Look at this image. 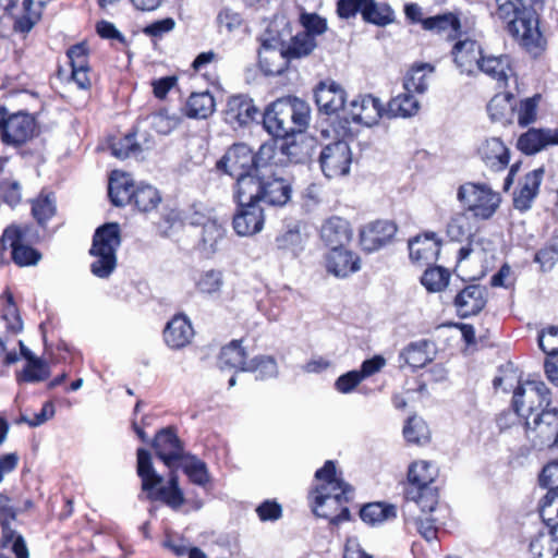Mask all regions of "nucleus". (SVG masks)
I'll use <instances>...</instances> for the list:
<instances>
[{
  "mask_svg": "<svg viewBox=\"0 0 558 558\" xmlns=\"http://www.w3.org/2000/svg\"><path fill=\"white\" fill-rule=\"evenodd\" d=\"M525 2L526 0H495L494 16L520 47L537 54L545 49L546 40L539 31L535 10Z\"/></svg>",
  "mask_w": 558,
  "mask_h": 558,
  "instance_id": "nucleus-1",
  "label": "nucleus"
},
{
  "mask_svg": "<svg viewBox=\"0 0 558 558\" xmlns=\"http://www.w3.org/2000/svg\"><path fill=\"white\" fill-rule=\"evenodd\" d=\"M315 477L320 484L312 492L314 513L332 524L348 520L350 511L347 504L352 489L337 476L335 462L326 461L324 466L316 471Z\"/></svg>",
  "mask_w": 558,
  "mask_h": 558,
  "instance_id": "nucleus-2",
  "label": "nucleus"
},
{
  "mask_svg": "<svg viewBox=\"0 0 558 558\" xmlns=\"http://www.w3.org/2000/svg\"><path fill=\"white\" fill-rule=\"evenodd\" d=\"M259 167L252 179L240 184L243 201H256L259 205L284 206L291 198V184L270 163L259 160Z\"/></svg>",
  "mask_w": 558,
  "mask_h": 558,
  "instance_id": "nucleus-3",
  "label": "nucleus"
},
{
  "mask_svg": "<svg viewBox=\"0 0 558 558\" xmlns=\"http://www.w3.org/2000/svg\"><path fill=\"white\" fill-rule=\"evenodd\" d=\"M311 120L308 104L298 97H283L271 102L263 114L265 130L276 137H288L306 130Z\"/></svg>",
  "mask_w": 558,
  "mask_h": 558,
  "instance_id": "nucleus-4",
  "label": "nucleus"
},
{
  "mask_svg": "<svg viewBox=\"0 0 558 558\" xmlns=\"http://www.w3.org/2000/svg\"><path fill=\"white\" fill-rule=\"evenodd\" d=\"M136 472L142 482V490L147 494V499L161 501L173 510H178L184 505L185 497L179 486L177 472L171 471L167 485H161L163 477L156 472L150 452L144 448L137 449Z\"/></svg>",
  "mask_w": 558,
  "mask_h": 558,
  "instance_id": "nucleus-5",
  "label": "nucleus"
},
{
  "mask_svg": "<svg viewBox=\"0 0 558 558\" xmlns=\"http://www.w3.org/2000/svg\"><path fill=\"white\" fill-rule=\"evenodd\" d=\"M121 244L120 227L117 222L99 227L93 238L89 250L94 262L90 271L97 278H108L117 267V251Z\"/></svg>",
  "mask_w": 558,
  "mask_h": 558,
  "instance_id": "nucleus-6",
  "label": "nucleus"
},
{
  "mask_svg": "<svg viewBox=\"0 0 558 558\" xmlns=\"http://www.w3.org/2000/svg\"><path fill=\"white\" fill-rule=\"evenodd\" d=\"M457 198L475 218L483 220L493 217L501 202L499 193L492 187L473 182L460 185Z\"/></svg>",
  "mask_w": 558,
  "mask_h": 558,
  "instance_id": "nucleus-7",
  "label": "nucleus"
},
{
  "mask_svg": "<svg viewBox=\"0 0 558 558\" xmlns=\"http://www.w3.org/2000/svg\"><path fill=\"white\" fill-rule=\"evenodd\" d=\"M259 150H253L243 143L232 145L222 158L217 162V169L223 171L236 180L235 191H240V184L244 179H252L259 167Z\"/></svg>",
  "mask_w": 558,
  "mask_h": 558,
  "instance_id": "nucleus-8",
  "label": "nucleus"
},
{
  "mask_svg": "<svg viewBox=\"0 0 558 558\" xmlns=\"http://www.w3.org/2000/svg\"><path fill=\"white\" fill-rule=\"evenodd\" d=\"M512 403L515 413L526 422L537 410L547 409L550 403V391L544 381L527 380L517 387Z\"/></svg>",
  "mask_w": 558,
  "mask_h": 558,
  "instance_id": "nucleus-9",
  "label": "nucleus"
},
{
  "mask_svg": "<svg viewBox=\"0 0 558 558\" xmlns=\"http://www.w3.org/2000/svg\"><path fill=\"white\" fill-rule=\"evenodd\" d=\"M31 230L32 228L27 225H11L4 229L0 238V251L10 246L12 259L19 266L36 265L41 258L40 253L28 245Z\"/></svg>",
  "mask_w": 558,
  "mask_h": 558,
  "instance_id": "nucleus-10",
  "label": "nucleus"
},
{
  "mask_svg": "<svg viewBox=\"0 0 558 558\" xmlns=\"http://www.w3.org/2000/svg\"><path fill=\"white\" fill-rule=\"evenodd\" d=\"M526 436L533 447L543 450L558 444V409H543L525 422Z\"/></svg>",
  "mask_w": 558,
  "mask_h": 558,
  "instance_id": "nucleus-11",
  "label": "nucleus"
},
{
  "mask_svg": "<svg viewBox=\"0 0 558 558\" xmlns=\"http://www.w3.org/2000/svg\"><path fill=\"white\" fill-rule=\"evenodd\" d=\"M234 198L239 206L232 222L236 234L250 236L260 232L265 223L262 205L256 201H243L240 197V191L234 192Z\"/></svg>",
  "mask_w": 558,
  "mask_h": 558,
  "instance_id": "nucleus-12",
  "label": "nucleus"
},
{
  "mask_svg": "<svg viewBox=\"0 0 558 558\" xmlns=\"http://www.w3.org/2000/svg\"><path fill=\"white\" fill-rule=\"evenodd\" d=\"M306 158L302 145L295 141L282 138L281 143H266L259 147V160L271 166L286 167L289 163H300Z\"/></svg>",
  "mask_w": 558,
  "mask_h": 558,
  "instance_id": "nucleus-13",
  "label": "nucleus"
},
{
  "mask_svg": "<svg viewBox=\"0 0 558 558\" xmlns=\"http://www.w3.org/2000/svg\"><path fill=\"white\" fill-rule=\"evenodd\" d=\"M319 162L323 173L329 179L348 174L352 162L349 144L337 141L327 145L320 153Z\"/></svg>",
  "mask_w": 558,
  "mask_h": 558,
  "instance_id": "nucleus-14",
  "label": "nucleus"
},
{
  "mask_svg": "<svg viewBox=\"0 0 558 558\" xmlns=\"http://www.w3.org/2000/svg\"><path fill=\"white\" fill-rule=\"evenodd\" d=\"M258 59L262 72L268 76L281 75L291 61L286 53L283 40L268 37L262 41Z\"/></svg>",
  "mask_w": 558,
  "mask_h": 558,
  "instance_id": "nucleus-15",
  "label": "nucleus"
},
{
  "mask_svg": "<svg viewBox=\"0 0 558 558\" xmlns=\"http://www.w3.org/2000/svg\"><path fill=\"white\" fill-rule=\"evenodd\" d=\"M35 128V120L28 113H11L7 118L1 141L8 146H21L34 136Z\"/></svg>",
  "mask_w": 558,
  "mask_h": 558,
  "instance_id": "nucleus-16",
  "label": "nucleus"
},
{
  "mask_svg": "<svg viewBox=\"0 0 558 558\" xmlns=\"http://www.w3.org/2000/svg\"><path fill=\"white\" fill-rule=\"evenodd\" d=\"M156 456L169 468L182 460L184 454L183 444L173 427L159 430L153 441Z\"/></svg>",
  "mask_w": 558,
  "mask_h": 558,
  "instance_id": "nucleus-17",
  "label": "nucleus"
},
{
  "mask_svg": "<svg viewBox=\"0 0 558 558\" xmlns=\"http://www.w3.org/2000/svg\"><path fill=\"white\" fill-rule=\"evenodd\" d=\"M441 242L436 233L428 232L409 240L410 259L420 266H429L438 259Z\"/></svg>",
  "mask_w": 558,
  "mask_h": 558,
  "instance_id": "nucleus-18",
  "label": "nucleus"
},
{
  "mask_svg": "<svg viewBox=\"0 0 558 558\" xmlns=\"http://www.w3.org/2000/svg\"><path fill=\"white\" fill-rule=\"evenodd\" d=\"M538 484L547 493L538 502L539 513L547 515L549 508L555 507L558 514V459L545 464L538 475Z\"/></svg>",
  "mask_w": 558,
  "mask_h": 558,
  "instance_id": "nucleus-19",
  "label": "nucleus"
},
{
  "mask_svg": "<svg viewBox=\"0 0 558 558\" xmlns=\"http://www.w3.org/2000/svg\"><path fill=\"white\" fill-rule=\"evenodd\" d=\"M258 116L253 99L239 95L231 97L225 110V121L232 128L246 126Z\"/></svg>",
  "mask_w": 558,
  "mask_h": 558,
  "instance_id": "nucleus-20",
  "label": "nucleus"
},
{
  "mask_svg": "<svg viewBox=\"0 0 558 558\" xmlns=\"http://www.w3.org/2000/svg\"><path fill=\"white\" fill-rule=\"evenodd\" d=\"M325 260L327 271L338 278H347L361 268L360 257L344 246L331 248Z\"/></svg>",
  "mask_w": 558,
  "mask_h": 558,
  "instance_id": "nucleus-21",
  "label": "nucleus"
},
{
  "mask_svg": "<svg viewBox=\"0 0 558 558\" xmlns=\"http://www.w3.org/2000/svg\"><path fill=\"white\" fill-rule=\"evenodd\" d=\"M315 101L319 111L333 114L343 109L345 92L333 81L320 82L315 88Z\"/></svg>",
  "mask_w": 558,
  "mask_h": 558,
  "instance_id": "nucleus-22",
  "label": "nucleus"
},
{
  "mask_svg": "<svg viewBox=\"0 0 558 558\" xmlns=\"http://www.w3.org/2000/svg\"><path fill=\"white\" fill-rule=\"evenodd\" d=\"M452 54L461 72L470 75L478 68L484 57V51L476 40L465 38L454 44Z\"/></svg>",
  "mask_w": 558,
  "mask_h": 558,
  "instance_id": "nucleus-23",
  "label": "nucleus"
},
{
  "mask_svg": "<svg viewBox=\"0 0 558 558\" xmlns=\"http://www.w3.org/2000/svg\"><path fill=\"white\" fill-rule=\"evenodd\" d=\"M486 288L481 284H471L461 290L454 298L458 315L466 318L477 315L486 305Z\"/></svg>",
  "mask_w": 558,
  "mask_h": 558,
  "instance_id": "nucleus-24",
  "label": "nucleus"
},
{
  "mask_svg": "<svg viewBox=\"0 0 558 558\" xmlns=\"http://www.w3.org/2000/svg\"><path fill=\"white\" fill-rule=\"evenodd\" d=\"M558 145V131L553 129L531 128L520 135L517 146L526 154L534 155L549 146Z\"/></svg>",
  "mask_w": 558,
  "mask_h": 558,
  "instance_id": "nucleus-25",
  "label": "nucleus"
},
{
  "mask_svg": "<svg viewBox=\"0 0 558 558\" xmlns=\"http://www.w3.org/2000/svg\"><path fill=\"white\" fill-rule=\"evenodd\" d=\"M477 154L485 166L493 171H501L509 165L510 151L499 137L483 141L477 148Z\"/></svg>",
  "mask_w": 558,
  "mask_h": 558,
  "instance_id": "nucleus-26",
  "label": "nucleus"
},
{
  "mask_svg": "<svg viewBox=\"0 0 558 558\" xmlns=\"http://www.w3.org/2000/svg\"><path fill=\"white\" fill-rule=\"evenodd\" d=\"M351 114L354 121L372 126L376 124L383 116H386V108H384L379 98L372 95H364L352 100Z\"/></svg>",
  "mask_w": 558,
  "mask_h": 558,
  "instance_id": "nucleus-27",
  "label": "nucleus"
},
{
  "mask_svg": "<svg viewBox=\"0 0 558 558\" xmlns=\"http://www.w3.org/2000/svg\"><path fill=\"white\" fill-rule=\"evenodd\" d=\"M397 226L388 220L371 223L361 232V243L367 251H376L387 244L396 234Z\"/></svg>",
  "mask_w": 558,
  "mask_h": 558,
  "instance_id": "nucleus-28",
  "label": "nucleus"
},
{
  "mask_svg": "<svg viewBox=\"0 0 558 558\" xmlns=\"http://www.w3.org/2000/svg\"><path fill=\"white\" fill-rule=\"evenodd\" d=\"M405 504L403 506V513L412 512L414 507H418L422 515L433 512L438 505V492L436 487H407L405 489Z\"/></svg>",
  "mask_w": 558,
  "mask_h": 558,
  "instance_id": "nucleus-29",
  "label": "nucleus"
},
{
  "mask_svg": "<svg viewBox=\"0 0 558 558\" xmlns=\"http://www.w3.org/2000/svg\"><path fill=\"white\" fill-rule=\"evenodd\" d=\"M544 177V169L537 168L525 174L519 190L514 193V208L524 211L531 208L537 196Z\"/></svg>",
  "mask_w": 558,
  "mask_h": 558,
  "instance_id": "nucleus-30",
  "label": "nucleus"
},
{
  "mask_svg": "<svg viewBox=\"0 0 558 558\" xmlns=\"http://www.w3.org/2000/svg\"><path fill=\"white\" fill-rule=\"evenodd\" d=\"M320 238L331 248L342 247L350 242L352 231L349 222L340 217L327 219L320 228Z\"/></svg>",
  "mask_w": 558,
  "mask_h": 558,
  "instance_id": "nucleus-31",
  "label": "nucleus"
},
{
  "mask_svg": "<svg viewBox=\"0 0 558 558\" xmlns=\"http://www.w3.org/2000/svg\"><path fill=\"white\" fill-rule=\"evenodd\" d=\"M193 336V327L185 315H175L163 330L165 341L172 349L185 347L190 343Z\"/></svg>",
  "mask_w": 558,
  "mask_h": 558,
  "instance_id": "nucleus-32",
  "label": "nucleus"
},
{
  "mask_svg": "<svg viewBox=\"0 0 558 558\" xmlns=\"http://www.w3.org/2000/svg\"><path fill=\"white\" fill-rule=\"evenodd\" d=\"M133 180L130 174L112 171L108 185V194L113 205L125 206L132 203V194L135 190Z\"/></svg>",
  "mask_w": 558,
  "mask_h": 558,
  "instance_id": "nucleus-33",
  "label": "nucleus"
},
{
  "mask_svg": "<svg viewBox=\"0 0 558 558\" xmlns=\"http://www.w3.org/2000/svg\"><path fill=\"white\" fill-rule=\"evenodd\" d=\"M477 70L496 80L499 87H506L509 77L513 75L508 56L484 54Z\"/></svg>",
  "mask_w": 558,
  "mask_h": 558,
  "instance_id": "nucleus-34",
  "label": "nucleus"
},
{
  "mask_svg": "<svg viewBox=\"0 0 558 558\" xmlns=\"http://www.w3.org/2000/svg\"><path fill=\"white\" fill-rule=\"evenodd\" d=\"M306 236L301 232L300 223L288 225L275 239L276 247L292 256H298L303 250Z\"/></svg>",
  "mask_w": 558,
  "mask_h": 558,
  "instance_id": "nucleus-35",
  "label": "nucleus"
},
{
  "mask_svg": "<svg viewBox=\"0 0 558 558\" xmlns=\"http://www.w3.org/2000/svg\"><path fill=\"white\" fill-rule=\"evenodd\" d=\"M430 347L432 342L425 339L411 342L402 350L400 359L413 369L424 367L433 361Z\"/></svg>",
  "mask_w": 558,
  "mask_h": 558,
  "instance_id": "nucleus-36",
  "label": "nucleus"
},
{
  "mask_svg": "<svg viewBox=\"0 0 558 558\" xmlns=\"http://www.w3.org/2000/svg\"><path fill=\"white\" fill-rule=\"evenodd\" d=\"M247 364L246 352L242 348L241 341L233 340L221 349L218 361L221 369H240L245 372Z\"/></svg>",
  "mask_w": 558,
  "mask_h": 558,
  "instance_id": "nucleus-37",
  "label": "nucleus"
},
{
  "mask_svg": "<svg viewBox=\"0 0 558 558\" xmlns=\"http://www.w3.org/2000/svg\"><path fill=\"white\" fill-rule=\"evenodd\" d=\"M14 520L15 519H9L7 517L0 518V524L2 527L1 546L3 549H10L16 558H29L24 538L21 535H17L10 525Z\"/></svg>",
  "mask_w": 558,
  "mask_h": 558,
  "instance_id": "nucleus-38",
  "label": "nucleus"
},
{
  "mask_svg": "<svg viewBox=\"0 0 558 558\" xmlns=\"http://www.w3.org/2000/svg\"><path fill=\"white\" fill-rule=\"evenodd\" d=\"M434 72L429 63L414 65L404 77L403 87L408 93L423 94L427 90L428 78Z\"/></svg>",
  "mask_w": 558,
  "mask_h": 558,
  "instance_id": "nucleus-39",
  "label": "nucleus"
},
{
  "mask_svg": "<svg viewBox=\"0 0 558 558\" xmlns=\"http://www.w3.org/2000/svg\"><path fill=\"white\" fill-rule=\"evenodd\" d=\"M362 17L366 23L377 26H387L395 21V12L391 7L385 2L365 0Z\"/></svg>",
  "mask_w": 558,
  "mask_h": 558,
  "instance_id": "nucleus-40",
  "label": "nucleus"
},
{
  "mask_svg": "<svg viewBox=\"0 0 558 558\" xmlns=\"http://www.w3.org/2000/svg\"><path fill=\"white\" fill-rule=\"evenodd\" d=\"M186 116L194 119H206L215 111V99L208 92L193 93L185 107Z\"/></svg>",
  "mask_w": 558,
  "mask_h": 558,
  "instance_id": "nucleus-41",
  "label": "nucleus"
},
{
  "mask_svg": "<svg viewBox=\"0 0 558 558\" xmlns=\"http://www.w3.org/2000/svg\"><path fill=\"white\" fill-rule=\"evenodd\" d=\"M420 104L411 93L398 95L389 100L386 108L388 118H408L417 113Z\"/></svg>",
  "mask_w": 558,
  "mask_h": 558,
  "instance_id": "nucleus-42",
  "label": "nucleus"
},
{
  "mask_svg": "<svg viewBox=\"0 0 558 558\" xmlns=\"http://www.w3.org/2000/svg\"><path fill=\"white\" fill-rule=\"evenodd\" d=\"M361 519L371 525L381 524L397 517L393 505L385 502H372L365 505L360 511Z\"/></svg>",
  "mask_w": 558,
  "mask_h": 558,
  "instance_id": "nucleus-43",
  "label": "nucleus"
},
{
  "mask_svg": "<svg viewBox=\"0 0 558 558\" xmlns=\"http://www.w3.org/2000/svg\"><path fill=\"white\" fill-rule=\"evenodd\" d=\"M159 191L150 184L140 183L132 194V203L142 213H148L160 204Z\"/></svg>",
  "mask_w": 558,
  "mask_h": 558,
  "instance_id": "nucleus-44",
  "label": "nucleus"
},
{
  "mask_svg": "<svg viewBox=\"0 0 558 558\" xmlns=\"http://www.w3.org/2000/svg\"><path fill=\"white\" fill-rule=\"evenodd\" d=\"M437 471L434 465L427 461H417L410 465L408 472V487L424 488L429 487L435 481Z\"/></svg>",
  "mask_w": 558,
  "mask_h": 558,
  "instance_id": "nucleus-45",
  "label": "nucleus"
},
{
  "mask_svg": "<svg viewBox=\"0 0 558 558\" xmlns=\"http://www.w3.org/2000/svg\"><path fill=\"white\" fill-rule=\"evenodd\" d=\"M316 46V39L312 34L300 32L290 39L289 44H284V49L290 60H292L307 57Z\"/></svg>",
  "mask_w": 558,
  "mask_h": 558,
  "instance_id": "nucleus-46",
  "label": "nucleus"
},
{
  "mask_svg": "<svg viewBox=\"0 0 558 558\" xmlns=\"http://www.w3.org/2000/svg\"><path fill=\"white\" fill-rule=\"evenodd\" d=\"M512 94L494 96L487 105V112L492 121L506 122L511 120L514 108L512 106Z\"/></svg>",
  "mask_w": 558,
  "mask_h": 558,
  "instance_id": "nucleus-47",
  "label": "nucleus"
},
{
  "mask_svg": "<svg viewBox=\"0 0 558 558\" xmlns=\"http://www.w3.org/2000/svg\"><path fill=\"white\" fill-rule=\"evenodd\" d=\"M56 197L52 193L41 192L32 201V215L40 226H44L50 218H52L56 215Z\"/></svg>",
  "mask_w": 558,
  "mask_h": 558,
  "instance_id": "nucleus-48",
  "label": "nucleus"
},
{
  "mask_svg": "<svg viewBox=\"0 0 558 558\" xmlns=\"http://www.w3.org/2000/svg\"><path fill=\"white\" fill-rule=\"evenodd\" d=\"M186 458L183 472L193 484L206 487L211 482L207 464L195 456H187Z\"/></svg>",
  "mask_w": 558,
  "mask_h": 558,
  "instance_id": "nucleus-49",
  "label": "nucleus"
},
{
  "mask_svg": "<svg viewBox=\"0 0 558 558\" xmlns=\"http://www.w3.org/2000/svg\"><path fill=\"white\" fill-rule=\"evenodd\" d=\"M423 27L437 33L449 32V37L460 31L461 23L459 17L453 13H446L427 17L422 21Z\"/></svg>",
  "mask_w": 558,
  "mask_h": 558,
  "instance_id": "nucleus-50",
  "label": "nucleus"
},
{
  "mask_svg": "<svg viewBox=\"0 0 558 558\" xmlns=\"http://www.w3.org/2000/svg\"><path fill=\"white\" fill-rule=\"evenodd\" d=\"M198 292L207 295H217L223 286V276L220 270L209 269L202 272L196 279Z\"/></svg>",
  "mask_w": 558,
  "mask_h": 558,
  "instance_id": "nucleus-51",
  "label": "nucleus"
},
{
  "mask_svg": "<svg viewBox=\"0 0 558 558\" xmlns=\"http://www.w3.org/2000/svg\"><path fill=\"white\" fill-rule=\"evenodd\" d=\"M245 372L256 373V378L260 380L275 378L278 376V365L271 356H256L248 361Z\"/></svg>",
  "mask_w": 558,
  "mask_h": 558,
  "instance_id": "nucleus-52",
  "label": "nucleus"
},
{
  "mask_svg": "<svg viewBox=\"0 0 558 558\" xmlns=\"http://www.w3.org/2000/svg\"><path fill=\"white\" fill-rule=\"evenodd\" d=\"M225 235L223 228L216 220H207L202 227L201 246L207 253H214L217 244Z\"/></svg>",
  "mask_w": 558,
  "mask_h": 558,
  "instance_id": "nucleus-53",
  "label": "nucleus"
},
{
  "mask_svg": "<svg viewBox=\"0 0 558 558\" xmlns=\"http://www.w3.org/2000/svg\"><path fill=\"white\" fill-rule=\"evenodd\" d=\"M447 234L452 241L462 242L472 234L470 218L465 213L453 215L447 225Z\"/></svg>",
  "mask_w": 558,
  "mask_h": 558,
  "instance_id": "nucleus-54",
  "label": "nucleus"
},
{
  "mask_svg": "<svg viewBox=\"0 0 558 558\" xmlns=\"http://www.w3.org/2000/svg\"><path fill=\"white\" fill-rule=\"evenodd\" d=\"M449 278L450 274L446 268L429 267L424 271L421 282L429 292H439L447 287Z\"/></svg>",
  "mask_w": 558,
  "mask_h": 558,
  "instance_id": "nucleus-55",
  "label": "nucleus"
},
{
  "mask_svg": "<svg viewBox=\"0 0 558 558\" xmlns=\"http://www.w3.org/2000/svg\"><path fill=\"white\" fill-rule=\"evenodd\" d=\"M403 435L409 442L416 445H423L429 439V430L426 423L417 416H412L407 421Z\"/></svg>",
  "mask_w": 558,
  "mask_h": 558,
  "instance_id": "nucleus-56",
  "label": "nucleus"
},
{
  "mask_svg": "<svg viewBox=\"0 0 558 558\" xmlns=\"http://www.w3.org/2000/svg\"><path fill=\"white\" fill-rule=\"evenodd\" d=\"M539 101V94H535L534 96L520 101L515 109L519 125L526 126L536 120Z\"/></svg>",
  "mask_w": 558,
  "mask_h": 558,
  "instance_id": "nucleus-57",
  "label": "nucleus"
},
{
  "mask_svg": "<svg viewBox=\"0 0 558 558\" xmlns=\"http://www.w3.org/2000/svg\"><path fill=\"white\" fill-rule=\"evenodd\" d=\"M534 558H554L558 555V543L539 533L530 544Z\"/></svg>",
  "mask_w": 558,
  "mask_h": 558,
  "instance_id": "nucleus-58",
  "label": "nucleus"
},
{
  "mask_svg": "<svg viewBox=\"0 0 558 558\" xmlns=\"http://www.w3.org/2000/svg\"><path fill=\"white\" fill-rule=\"evenodd\" d=\"M147 120L150 128L162 135L169 134L180 122L177 116H170L166 110L151 113L148 116Z\"/></svg>",
  "mask_w": 558,
  "mask_h": 558,
  "instance_id": "nucleus-59",
  "label": "nucleus"
},
{
  "mask_svg": "<svg viewBox=\"0 0 558 558\" xmlns=\"http://www.w3.org/2000/svg\"><path fill=\"white\" fill-rule=\"evenodd\" d=\"M50 376L49 365L41 359L26 363L23 369L22 379L26 383H38L47 379Z\"/></svg>",
  "mask_w": 558,
  "mask_h": 558,
  "instance_id": "nucleus-60",
  "label": "nucleus"
},
{
  "mask_svg": "<svg viewBox=\"0 0 558 558\" xmlns=\"http://www.w3.org/2000/svg\"><path fill=\"white\" fill-rule=\"evenodd\" d=\"M405 521L409 523L413 521L418 533L427 541L432 542L437 537L438 527L436 525L437 519L430 514L418 515L415 518L405 517Z\"/></svg>",
  "mask_w": 558,
  "mask_h": 558,
  "instance_id": "nucleus-61",
  "label": "nucleus"
},
{
  "mask_svg": "<svg viewBox=\"0 0 558 558\" xmlns=\"http://www.w3.org/2000/svg\"><path fill=\"white\" fill-rule=\"evenodd\" d=\"M242 15L231 8H222L217 14V24L220 29L225 28L228 33H232L242 25Z\"/></svg>",
  "mask_w": 558,
  "mask_h": 558,
  "instance_id": "nucleus-62",
  "label": "nucleus"
},
{
  "mask_svg": "<svg viewBox=\"0 0 558 558\" xmlns=\"http://www.w3.org/2000/svg\"><path fill=\"white\" fill-rule=\"evenodd\" d=\"M538 345L547 354H558V327L550 326L538 336Z\"/></svg>",
  "mask_w": 558,
  "mask_h": 558,
  "instance_id": "nucleus-63",
  "label": "nucleus"
},
{
  "mask_svg": "<svg viewBox=\"0 0 558 558\" xmlns=\"http://www.w3.org/2000/svg\"><path fill=\"white\" fill-rule=\"evenodd\" d=\"M534 260L541 265L543 270H550L558 262V245L544 246L535 254Z\"/></svg>",
  "mask_w": 558,
  "mask_h": 558,
  "instance_id": "nucleus-64",
  "label": "nucleus"
}]
</instances>
